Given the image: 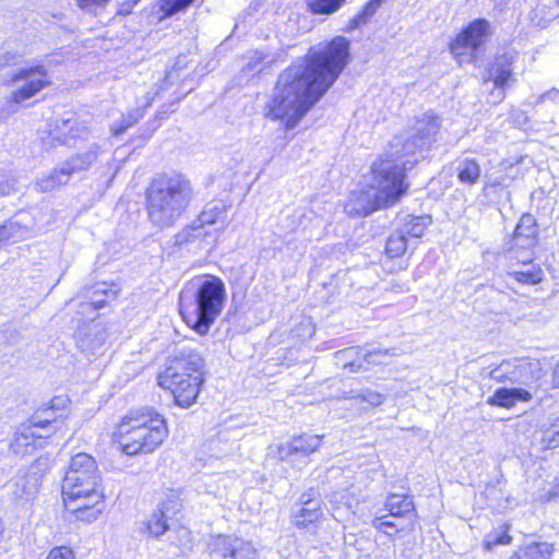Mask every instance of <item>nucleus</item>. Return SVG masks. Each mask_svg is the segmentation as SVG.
<instances>
[{
	"label": "nucleus",
	"instance_id": "18",
	"mask_svg": "<svg viewBox=\"0 0 559 559\" xmlns=\"http://www.w3.org/2000/svg\"><path fill=\"white\" fill-rule=\"evenodd\" d=\"M518 58L514 50H508L497 55L487 67L488 79L493 82L498 90V98L502 100L506 97L504 90L510 82L515 81L513 74V64Z\"/></svg>",
	"mask_w": 559,
	"mask_h": 559
},
{
	"label": "nucleus",
	"instance_id": "30",
	"mask_svg": "<svg viewBox=\"0 0 559 559\" xmlns=\"http://www.w3.org/2000/svg\"><path fill=\"white\" fill-rule=\"evenodd\" d=\"M385 510L392 518H405L408 514L415 513V506L413 499L405 493H390L385 500Z\"/></svg>",
	"mask_w": 559,
	"mask_h": 559
},
{
	"label": "nucleus",
	"instance_id": "16",
	"mask_svg": "<svg viewBox=\"0 0 559 559\" xmlns=\"http://www.w3.org/2000/svg\"><path fill=\"white\" fill-rule=\"evenodd\" d=\"M323 500L320 490L310 487L301 493L298 501L293 506V523L299 528H306L317 523L323 516Z\"/></svg>",
	"mask_w": 559,
	"mask_h": 559
},
{
	"label": "nucleus",
	"instance_id": "35",
	"mask_svg": "<svg viewBox=\"0 0 559 559\" xmlns=\"http://www.w3.org/2000/svg\"><path fill=\"white\" fill-rule=\"evenodd\" d=\"M168 521V518L155 509L150 519L144 522V531L147 533L148 537L158 539L169 531L170 526Z\"/></svg>",
	"mask_w": 559,
	"mask_h": 559
},
{
	"label": "nucleus",
	"instance_id": "6",
	"mask_svg": "<svg viewBox=\"0 0 559 559\" xmlns=\"http://www.w3.org/2000/svg\"><path fill=\"white\" fill-rule=\"evenodd\" d=\"M390 151L379 155L370 165L368 186L382 202V206H394L408 191L406 174L416 166V159L406 157L390 143Z\"/></svg>",
	"mask_w": 559,
	"mask_h": 559
},
{
	"label": "nucleus",
	"instance_id": "42",
	"mask_svg": "<svg viewBox=\"0 0 559 559\" xmlns=\"http://www.w3.org/2000/svg\"><path fill=\"white\" fill-rule=\"evenodd\" d=\"M347 0H308V8L312 14L332 15L337 12Z\"/></svg>",
	"mask_w": 559,
	"mask_h": 559
},
{
	"label": "nucleus",
	"instance_id": "29",
	"mask_svg": "<svg viewBox=\"0 0 559 559\" xmlns=\"http://www.w3.org/2000/svg\"><path fill=\"white\" fill-rule=\"evenodd\" d=\"M455 171L460 183L475 186L481 176L480 163L475 157H464L457 162Z\"/></svg>",
	"mask_w": 559,
	"mask_h": 559
},
{
	"label": "nucleus",
	"instance_id": "48",
	"mask_svg": "<svg viewBox=\"0 0 559 559\" xmlns=\"http://www.w3.org/2000/svg\"><path fill=\"white\" fill-rule=\"evenodd\" d=\"M358 397L372 406H379L385 401V396L383 394L370 389L361 390Z\"/></svg>",
	"mask_w": 559,
	"mask_h": 559
},
{
	"label": "nucleus",
	"instance_id": "21",
	"mask_svg": "<svg viewBox=\"0 0 559 559\" xmlns=\"http://www.w3.org/2000/svg\"><path fill=\"white\" fill-rule=\"evenodd\" d=\"M90 127L86 121L80 120L74 114L57 119L51 131L52 139L61 145L71 146V140L86 139Z\"/></svg>",
	"mask_w": 559,
	"mask_h": 559
},
{
	"label": "nucleus",
	"instance_id": "5",
	"mask_svg": "<svg viewBox=\"0 0 559 559\" xmlns=\"http://www.w3.org/2000/svg\"><path fill=\"white\" fill-rule=\"evenodd\" d=\"M542 368L537 361L525 358L503 360L493 367L488 376L490 379L519 386H501L495 390L487 403L491 406L510 409L518 403H526L533 399L531 390L540 378Z\"/></svg>",
	"mask_w": 559,
	"mask_h": 559
},
{
	"label": "nucleus",
	"instance_id": "15",
	"mask_svg": "<svg viewBox=\"0 0 559 559\" xmlns=\"http://www.w3.org/2000/svg\"><path fill=\"white\" fill-rule=\"evenodd\" d=\"M214 559H255L257 549L253 544L234 535H218L209 544Z\"/></svg>",
	"mask_w": 559,
	"mask_h": 559
},
{
	"label": "nucleus",
	"instance_id": "33",
	"mask_svg": "<svg viewBox=\"0 0 559 559\" xmlns=\"http://www.w3.org/2000/svg\"><path fill=\"white\" fill-rule=\"evenodd\" d=\"M31 228L32 226L24 222L21 214L15 215L0 225V242L3 240L23 237Z\"/></svg>",
	"mask_w": 559,
	"mask_h": 559
},
{
	"label": "nucleus",
	"instance_id": "39",
	"mask_svg": "<svg viewBox=\"0 0 559 559\" xmlns=\"http://www.w3.org/2000/svg\"><path fill=\"white\" fill-rule=\"evenodd\" d=\"M144 116V111L141 108H135L127 114H122L110 128L114 136L123 134L129 128L135 124Z\"/></svg>",
	"mask_w": 559,
	"mask_h": 559
},
{
	"label": "nucleus",
	"instance_id": "8",
	"mask_svg": "<svg viewBox=\"0 0 559 559\" xmlns=\"http://www.w3.org/2000/svg\"><path fill=\"white\" fill-rule=\"evenodd\" d=\"M61 493L68 508L80 499L99 501L102 475L95 459L84 452L73 455L66 469L61 484Z\"/></svg>",
	"mask_w": 559,
	"mask_h": 559
},
{
	"label": "nucleus",
	"instance_id": "7",
	"mask_svg": "<svg viewBox=\"0 0 559 559\" xmlns=\"http://www.w3.org/2000/svg\"><path fill=\"white\" fill-rule=\"evenodd\" d=\"M168 436L166 419L153 409H132L120 421L117 439L127 455L151 453Z\"/></svg>",
	"mask_w": 559,
	"mask_h": 559
},
{
	"label": "nucleus",
	"instance_id": "24",
	"mask_svg": "<svg viewBox=\"0 0 559 559\" xmlns=\"http://www.w3.org/2000/svg\"><path fill=\"white\" fill-rule=\"evenodd\" d=\"M119 287L117 284L97 283L88 292L87 300L80 302V313L90 314L108 305L110 300L117 298Z\"/></svg>",
	"mask_w": 559,
	"mask_h": 559
},
{
	"label": "nucleus",
	"instance_id": "53",
	"mask_svg": "<svg viewBox=\"0 0 559 559\" xmlns=\"http://www.w3.org/2000/svg\"><path fill=\"white\" fill-rule=\"evenodd\" d=\"M552 383L556 388H559V362L556 365L552 372Z\"/></svg>",
	"mask_w": 559,
	"mask_h": 559
},
{
	"label": "nucleus",
	"instance_id": "2",
	"mask_svg": "<svg viewBox=\"0 0 559 559\" xmlns=\"http://www.w3.org/2000/svg\"><path fill=\"white\" fill-rule=\"evenodd\" d=\"M224 282L214 275L191 281L180 293L179 311L183 321L200 335H206L226 302Z\"/></svg>",
	"mask_w": 559,
	"mask_h": 559
},
{
	"label": "nucleus",
	"instance_id": "32",
	"mask_svg": "<svg viewBox=\"0 0 559 559\" xmlns=\"http://www.w3.org/2000/svg\"><path fill=\"white\" fill-rule=\"evenodd\" d=\"M554 547L549 543H532L520 547L510 559H550Z\"/></svg>",
	"mask_w": 559,
	"mask_h": 559
},
{
	"label": "nucleus",
	"instance_id": "10",
	"mask_svg": "<svg viewBox=\"0 0 559 559\" xmlns=\"http://www.w3.org/2000/svg\"><path fill=\"white\" fill-rule=\"evenodd\" d=\"M440 127V117L432 111H428L420 118H417L411 135L404 141L400 138H395L392 143L403 152L406 157L415 158L417 165L419 159L424 158V154L437 141Z\"/></svg>",
	"mask_w": 559,
	"mask_h": 559
},
{
	"label": "nucleus",
	"instance_id": "11",
	"mask_svg": "<svg viewBox=\"0 0 559 559\" xmlns=\"http://www.w3.org/2000/svg\"><path fill=\"white\" fill-rule=\"evenodd\" d=\"M491 34V24L487 19H474L450 41L449 50L460 64L471 62L473 55L486 44Z\"/></svg>",
	"mask_w": 559,
	"mask_h": 559
},
{
	"label": "nucleus",
	"instance_id": "45",
	"mask_svg": "<svg viewBox=\"0 0 559 559\" xmlns=\"http://www.w3.org/2000/svg\"><path fill=\"white\" fill-rule=\"evenodd\" d=\"M390 518H392V515H389V513L384 515H377L372 520L371 525L374 530L382 532L390 537H393L404 528L396 522L390 520Z\"/></svg>",
	"mask_w": 559,
	"mask_h": 559
},
{
	"label": "nucleus",
	"instance_id": "49",
	"mask_svg": "<svg viewBox=\"0 0 559 559\" xmlns=\"http://www.w3.org/2000/svg\"><path fill=\"white\" fill-rule=\"evenodd\" d=\"M46 559H76L74 551L67 546L53 547Z\"/></svg>",
	"mask_w": 559,
	"mask_h": 559
},
{
	"label": "nucleus",
	"instance_id": "14",
	"mask_svg": "<svg viewBox=\"0 0 559 559\" xmlns=\"http://www.w3.org/2000/svg\"><path fill=\"white\" fill-rule=\"evenodd\" d=\"M50 469L48 456H39L27 468H20L11 480L13 495L29 500L38 492L44 475Z\"/></svg>",
	"mask_w": 559,
	"mask_h": 559
},
{
	"label": "nucleus",
	"instance_id": "36",
	"mask_svg": "<svg viewBox=\"0 0 559 559\" xmlns=\"http://www.w3.org/2000/svg\"><path fill=\"white\" fill-rule=\"evenodd\" d=\"M385 0H369L348 22L347 29L354 31L367 24Z\"/></svg>",
	"mask_w": 559,
	"mask_h": 559
},
{
	"label": "nucleus",
	"instance_id": "47",
	"mask_svg": "<svg viewBox=\"0 0 559 559\" xmlns=\"http://www.w3.org/2000/svg\"><path fill=\"white\" fill-rule=\"evenodd\" d=\"M267 57L269 55L261 50L251 52L248 57L247 63L242 68V71L247 73H260L262 70L261 64Z\"/></svg>",
	"mask_w": 559,
	"mask_h": 559
},
{
	"label": "nucleus",
	"instance_id": "55",
	"mask_svg": "<svg viewBox=\"0 0 559 559\" xmlns=\"http://www.w3.org/2000/svg\"><path fill=\"white\" fill-rule=\"evenodd\" d=\"M141 0H128L130 4L134 8Z\"/></svg>",
	"mask_w": 559,
	"mask_h": 559
},
{
	"label": "nucleus",
	"instance_id": "3",
	"mask_svg": "<svg viewBox=\"0 0 559 559\" xmlns=\"http://www.w3.org/2000/svg\"><path fill=\"white\" fill-rule=\"evenodd\" d=\"M192 198V186L185 175H156L145 191L147 217L159 228L173 226L187 211Z\"/></svg>",
	"mask_w": 559,
	"mask_h": 559
},
{
	"label": "nucleus",
	"instance_id": "44",
	"mask_svg": "<svg viewBox=\"0 0 559 559\" xmlns=\"http://www.w3.org/2000/svg\"><path fill=\"white\" fill-rule=\"evenodd\" d=\"M509 525H503L500 531L491 532L485 536L484 548L488 551L492 550L499 545H509L512 542V537L509 534Z\"/></svg>",
	"mask_w": 559,
	"mask_h": 559
},
{
	"label": "nucleus",
	"instance_id": "50",
	"mask_svg": "<svg viewBox=\"0 0 559 559\" xmlns=\"http://www.w3.org/2000/svg\"><path fill=\"white\" fill-rule=\"evenodd\" d=\"M110 0H75L76 5L84 12H92L95 8H104Z\"/></svg>",
	"mask_w": 559,
	"mask_h": 559
},
{
	"label": "nucleus",
	"instance_id": "22",
	"mask_svg": "<svg viewBox=\"0 0 559 559\" xmlns=\"http://www.w3.org/2000/svg\"><path fill=\"white\" fill-rule=\"evenodd\" d=\"M391 206H382L379 195L373 191H352L344 206L345 212L353 217H367L372 213Z\"/></svg>",
	"mask_w": 559,
	"mask_h": 559
},
{
	"label": "nucleus",
	"instance_id": "31",
	"mask_svg": "<svg viewBox=\"0 0 559 559\" xmlns=\"http://www.w3.org/2000/svg\"><path fill=\"white\" fill-rule=\"evenodd\" d=\"M105 495L102 493L99 501L94 499H80L79 502L73 504V513L78 520L92 522L95 521L105 508Z\"/></svg>",
	"mask_w": 559,
	"mask_h": 559
},
{
	"label": "nucleus",
	"instance_id": "25",
	"mask_svg": "<svg viewBox=\"0 0 559 559\" xmlns=\"http://www.w3.org/2000/svg\"><path fill=\"white\" fill-rule=\"evenodd\" d=\"M513 265L510 267L508 275L516 282L527 285H535L543 281L544 272L538 264L534 263V259L530 261H521L518 259H508Z\"/></svg>",
	"mask_w": 559,
	"mask_h": 559
},
{
	"label": "nucleus",
	"instance_id": "17",
	"mask_svg": "<svg viewBox=\"0 0 559 559\" xmlns=\"http://www.w3.org/2000/svg\"><path fill=\"white\" fill-rule=\"evenodd\" d=\"M215 241V235L193 221L174 237V246L179 250L197 253L207 250Z\"/></svg>",
	"mask_w": 559,
	"mask_h": 559
},
{
	"label": "nucleus",
	"instance_id": "19",
	"mask_svg": "<svg viewBox=\"0 0 559 559\" xmlns=\"http://www.w3.org/2000/svg\"><path fill=\"white\" fill-rule=\"evenodd\" d=\"M324 436L302 433L293 437L289 441L281 443L276 447V457L281 461H290L294 457H308L321 447Z\"/></svg>",
	"mask_w": 559,
	"mask_h": 559
},
{
	"label": "nucleus",
	"instance_id": "38",
	"mask_svg": "<svg viewBox=\"0 0 559 559\" xmlns=\"http://www.w3.org/2000/svg\"><path fill=\"white\" fill-rule=\"evenodd\" d=\"M408 247V239L400 229H395L389 237L385 243V254L390 259L402 257Z\"/></svg>",
	"mask_w": 559,
	"mask_h": 559
},
{
	"label": "nucleus",
	"instance_id": "46",
	"mask_svg": "<svg viewBox=\"0 0 559 559\" xmlns=\"http://www.w3.org/2000/svg\"><path fill=\"white\" fill-rule=\"evenodd\" d=\"M540 442L546 449L559 448V417L542 431Z\"/></svg>",
	"mask_w": 559,
	"mask_h": 559
},
{
	"label": "nucleus",
	"instance_id": "1",
	"mask_svg": "<svg viewBox=\"0 0 559 559\" xmlns=\"http://www.w3.org/2000/svg\"><path fill=\"white\" fill-rule=\"evenodd\" d=\"M349 49V40L336 36L295 60L278 75L265 117L283 121L286 132L293 130L338 79L348 64Z\"/></svg>",
	"mask_w": 559,
	"mask_h": 559
},
{
	"label": "nucleus",
	"instance_id": "54",
	"mask_svg": "<svg viewBox=\"0 0 559 559\" xmlns=\"http://www.w3.org/2000/svg\"><path fill=\"white\" fill-rule=\"evenodd\" d=\"M8 193H9V191L5 189V187L0 185V194L4 195V194H8Z\"/></svg>",
	"mask_w": 559,
	"mask_h": 559
},
{
	"label": "nucleus",
	"instance_id": "28",
	"mask_svg": "<svg viewBox=\"0 0 559 559\" xmlns=\"http://www.w3.org/2000/svg\"><path fill=\"white\" fill-rule=\"evenodd\" d=\"M69 173L64 169L62 164L52 168L48 174H44L35 181V189L38 192H51L70 181Z\"/></svg>",
	"mask_w": 559,
	"mask_h": 559
},
{
	"label": "nucleus",
	"instance_id": "40",
	"mask_svg": "<svg viewBox=\"0 0 559 559\" xmlns=\"http://www.w3.org/2000/svg\"><path fill=\"white\" fill-rule=\"evenodd\" d=\"M156 509L163 513V515L173 520L181 512L182 500L177 491L170 490L166 493L165 499L158 503Z\"/></svg>",
	"mask_w": 559,
	"mask_h": 559
},
{
	"label": "nucleus",
	"instance_id": "41",
	"mask_svg": "<svg viewBox=\"0 0 559 559\" xmlns=\"http://www.w3.org/2000/svg\"><path fill=\"white\" fill-rule=\"evenodd\" d=\"M25 52L16 45L0 46V69L17 66L23 61Z\"/></svg>",
	"mask_w": 559,
	"mask_h": 559
},
{
	"label": "nucleus",
	"instance_id": "9",
	"mask_svg": "<svg viewBox=\"0 0 559 559\" xmlns=\"http://www.w3.org/2000/svg\"><path fill=\"white\" fill-rule=\"evenodd\" d=\"M48 68L41 61H27L12 70L4 81L10 93L4 97L9 111L15 112L20 106L37 96L51 85Z\"/></svg>",
	"mask_w": 559,
	"mask_h": 559
},
{
	"label": "nucleus",
	"instance_id": "27",
	"mask_svg": "<svg viewBox=\"0 0 559 559\" xmlns=\"http://www.w3.org/2000/svg\"><path fill=\"white\" fill-rule=\"evenodd\" d=\"M512 178L508 176L488 177L483 187L485 197L496 202H511V191L509 189Z\"/></svg>",
	"mask_w": 559,
	"mask_h": 559
},
{
	"label": "nucleus",
	"instance_id": "37",
	"mask_svg": "<svg viewBox=\"0 0 559 559\" xmlns=\"http://www.w3.org/2000/svg\"><path fill=\"white\" fill-rule=\"evenodd\" d=\"M225 213V206L221 202H212L204 206L203 211L194 221L204 227V229H209V227L218 222Z\"/></svg>",
	"mask_w": 559,
	"mask_h": 559
},
{
	"label": "nucleus",
	"instance_id": "20",
	"mask_svg": "<svg viewBox=\"0 0 559 559\" xmlns=\"http://www.w3.org/2000/svg\"><path fill=\"white\" fill-rule=\"evenodd\" d=\"M389 354L385 350H367L359 347H348L335 353L338 362H343L344 368L352 372H357L365 368V365L383 364L381 357Z\"/></svg>",
	"mask_w": 559,
	"mask_h": 559
},
{
	"label": "nucleus",
	"instance_id": "51",
	"mask_svg": "<svg viewBox=\"0 0 559 559\" xmlns=\"http://www.w3.org/2000/svg\"><path fill=\"white\" fill-rule=\"evenodd\" d=\"M67 402H68V400L64 397H61V396L53 397L50 401L49 407L44 408V414L45 413H53V412L63 409Z\"/></svg>",
	"mask_w": 559,
	"mask_h": 559
},
{
	"label": "nucleus",
	"instance_id": "23",
	"mask_svg": "<svg viewBox=\"0 0 559 559\" xmlns=\"http://www.w3.org/2000/svg\"><path fill=\"white\" fill-rule=\"evenodd\" d=\"M92 321H94V319H92ZM74 340L82 353L96 355L105 344L106 333L99 324L91 322L75 330Z\"/></svg>",
	"mask_w": 559,
	"mask_h": 559
},
{
	"label": "nucleus",
	"instance_id": "52",
	"mask_svg": "<svg viewBox=\"0 0 559 559\" xmlns=\"http://www.w3.org/2000/svg\"><path fill=\"white\" fill-rule=\"evenodd\" d=\"M132 4H130L128 1H126L124 3H122L118 10V14L120 15H128L132 12Z\"/></svg>",
	"mask_w": 559,
	"mask_h": 559
},
{
	"label": "nucleus",
	"instance_id": "26",
	"mask_svg": "<svg viewBox=\"0 0 559 559\" xmlns=\"http://www.w3.org/2000/svg\"><path fill=\"white\" fill-rule=\"evenodd\" d=\"M100 145L92 143L85 152L76 153L61 164L71 178L74 174L88 170L98 159Z\"/></svg>",
	"mask_w": 559,
	"mask_h": 559
},
{
	"label": "nucleus",
	"instance_id": "4",
	"mask_svg": "<svg viewBox=\"0 0 559 559\" xmlns=\"http://www.w3.org/2000/svg\"><path fill=\"white\" fill-rule=\"evenodd\" d=\"M204 359L194 349L181 348L169 357L157 376V384L171 392L175 404L189 408L195 402L204 384Z\"/></svg>",
	"mask_w": 559,
	"mask_h": 559
},
{
	"label": "nucleus",
	"instance_id": "13",
	"mask_svg": "<svg viewBox=\"0 0 559 559\" xmlns=\"http://www.w3.org/2000/svg\"><path fill=\"white\" fill-rule=\"evenodd\" d=\"M537 243V221L531 213H525L521 216L512 236L504 245V257L506 259L530 261L535 258V248Z\"/></svg>",
	"mask_w": 559,
	"mask_h": 559
},
{
	"label": "nucleus",
	"instance_id": "43",
	"mask_svg": "<svg viewBox=\"0 0 559 559\" xmlns=\"http://www.w3.org/2000/svg\"><path fill=\"white\" fill-rule=\"evenodd\" d=\"M195 0H159L158 11L162 19H168L173 15L185 12Z\"/></svg>",
	"mask_w": 559,
	"mask_h": 559
},
{
	"label": "nucleus",
	"instance_id": "34",
	"mask_svg": "<svg viewBox=\"0 0 559 559\" xmlns=\"http://www.w3.org/2000/svg\"><path fill=\"white\" fill-rule=\"evenodd\" d=\"M432 223L429 215L415 216L407 215L405 222L401 228H399L406 238H420L427 227Z\"/></svg>",
	"mask_w": 559,
	"mask_h": 559
},
{
	"label": "nucleus",
	"instance_id": "12",
	"mask_svg": "<svg viewBox=\"0 0 559 559\" xmlns=\"http://www.w3.org/2000/svg\"><path fill=\"white\" fill-rule=\"evenodd\" d=\"M62 414L45 413L44 408L37 411L16 433L11 442V450L15 454L26 455L37 448V442L56 431L58 418Z\"/></svg>",
	"mask_w": 559,
	"mask_h": 559
}]
</instances>
